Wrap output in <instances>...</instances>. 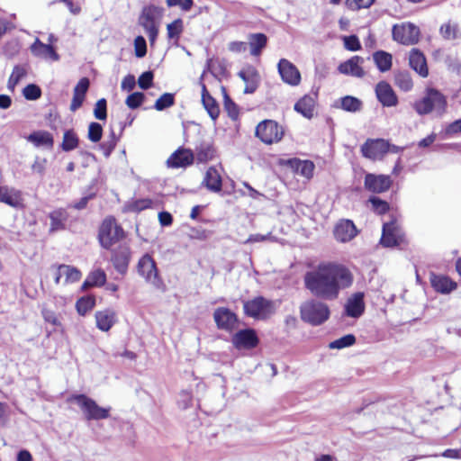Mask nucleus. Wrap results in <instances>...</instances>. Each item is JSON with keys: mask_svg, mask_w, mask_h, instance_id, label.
I'll use <instances>...</instances> for the list:
<instances>
[{"mask_svg": "<svg viewBox=\"0 0 461 461\" xmlns=\"http://www.w3.org/2000/svg\"><path fill=\"white\" fill-rule=\"evenodd\" d=\"M213 319L220 330L231 331L237 328V315L225 307L217 308L213 313Z\"/></svg>", "mask_w": 461, "mask_h": 461, "instance_id": "nucleus-14", "label": "nucleus"}, {"mask_svg": "<svg viewBox=\"0 0 461 461\" xmlns=\"http://www.w3.org/2000/svg\"><path fill=\"white\" fill-rule=\"evenodd\" d=\"M136 86L135 77L132 75H128L124 77L122 81V89L126 91H131Z\"/></svg>", "mask_w": 461, "mask_h": 461, "instance_id": "nucleus-63", "label": "nucleus"}, {"mask_svg": "<svg viewBox=\"0 0 461 461\" xmlns=\"http://www.w3.org/2000/svg\"><path fill=\"white\" fill-rule=\"evenodd\" d=\"M175 104V95L171 93H164L154 104L157 111H163L171 107Z\"/></svg>", "mask_w": 461, "mask_h": 461, "instance_id": "nucleus-46", "label": "nucleus"}, {"mask_svg": "<svg viewBox=\"0 0 461 461\" xmlns=\"http://www.w3.org/2000/svg\"><path fill=\"white\" fill-rule=\"evenodd\" d=\"M362 101L355 96L346 95L340 99V107L350 113H356L361 110Z\"/></svg>", "mask_w": 461, "mask_h": 461, "instance_id": "nucleus-41", "label": "nucleus"}, {"mask_svg": "<svg viewBox=\"0 0 461 461\" xmlns=\"http://www.w3.org/2000/svg\"><path fill=\"white\" fill-rule=\"evenodd\" d=\"M301 319L313 326L325 322L330 314L329 306L316 299H311L300 306Z\"/></svg>", "mask_w": 461, "mask_h": 461, "instance_id": "nucleus-3", "label": "nucleus"}, {"mask_svg": "<svg viewBox=\"0 0 461 461\" xmlns=\"http://www.w3.org/2000/svg\"><path fill=\"white\" fill-rule=\"evenodd\" d=\"M193 402V396L191 393L187 391H182L177 398V405L180 409L185 410L189 408Z\"/></svg>", "mask_w": 461, "mask_h": 461, "instance_id": "nucleus-58", "label": "nucleus"}, {"mask_svg": "<svg viewBox=\"0 0 461 461\" xmlns=\"http://www.w3.org/2000/svg\"><path fill=\"white\" fill-rule=\"evenodd\" d=\"M429 280L434 290L440 294H449L456 288V284L446 276L431 273Z\"/></svg>", "mask_w": 461, "mask_h": 461, "instance_id": "nucleus-29", "label": "nucleus"}, {"mask_svg": "<svg viewBox=\"0 0 461 461\" xmlns=\"http://www.w3.org/2000/svg\"><path fill=\"white\" fill-rule=\"evenodd\" d=\"M365 311L364 294L356 293L350 298L345 305V312L348 316L352 318L360 317Z\"/></svg>", "mask_w": 461, "mask_h": 461, "instance_id": "nucleus-26", "label": "nucleus"}, {"mask_svg": "<svg viewBox=\"0 0 461 461\" xmlns=\"http://www.w3.org/2000/svg\"><path fill=\"white\" fill-rule=\"evenodd\" d=\"M413 108L419 115H426L434 111L440 116L446 113L447 99L438 90L428 87L425 95L414 103Z\"/></svg>", "mask_w": 461, "mask_h": 461, "instance_id": "nucleus-2", "label": "nucleus"}, {"mask_svg": "<svg viewBox=\"0 0 461 461\" xmlns=\"http://www.w3.org/2000/svg\"><path fill=\"white\" fill-rule=\"evenodd\" d=\"M238 76L243 80V82L246 85L244 88L245 94H253L258 87L260 77L258 70L254 67L248 66L242 68L238 73Z\"/></svg>", "mask_w": 461, "mask_h": 461, "instance_id": "nucleus-23", "label": "nucleus"}, {"mask_svg": "<svg viewBox=\"0 0 461 461\" xmlns=\"http://www.w3.org/2000/svg\"><path fill=\"white\" fill-rule=\"evenodd\" d=\"M356 225L351 220L342 219L337 222L333 230L335 239L339 242H348L357 235Z\"/></svg>", "mask_w": 461, "mask_h": 461, "instance_id": "nucleus-16", "label": "nucleus"}, {"mask_svg": "<svg viewBox=\"0 0 461 461\" xmlns=\"http://www.w3.org/2000/svg\"><path fill=\"white\" fill-rule=\"evenodd\" d=\"M304 286L316 298L332 301L339 297L341 290L353 283L350 271L343 265L322 262L305 273Z\"/></svg>", "mask_w": 461, "mask_h": 461, "instance_id": "nucleus-1", "label": "nucleus"}, {"mask_svg": "<svg viewBox=\"0 0 461 461\" xmlns=\"http://www.w3.org/2000/svg\"><path fill=\"white\" fill-rule=\"evenodd\" d=\"M409 65L420 77H427L429 69L424 54L418 49H412L409 55Z\"/></svg>", "mask_w": 461, "mask_h": 461, "instance_id": "nucleus-27", "label": "nucleus"}, {"mask_svg": "<svg viewBox=\"0 0 461 461\" xmlns=\"http://www.w3.org/2000/svg\"><path fill=\"white\" fill-rule=\"evenodd\" d=\"M41 315L46 322L54 326L59 325V321L53 311L44 308L41 311Z\"/></svg>", "mask_w": 461, "mask_h": 461, "instance_id": "nucleus-62", "label": "nucleus"}, {"mask_svg": "<svg viewBox=\"0 0 461 461\" xmlns=\"http://www.w3.org/2000/svg\"><path fill=\"white\" fill-rule=\"evenodd\" d=\"M375 95L377 100L384 107H393L398 104V97L393 87L385 81H380L375 86Z\"/></svg>", "mask_w": 461, "mask_h": 461, "instance_id": "nucleus-18", "label": "nucleus"}, {"mask_svg": "<svg viewBox=\"0 0 461 461\" xmlns=\"http://www.w3.org/2000/svg\"><path fill=\"white\" fill-rule=\"evenodd\" d=\"M96 327L102 331H108L116 321V313L112 309L95 312Z\"/></svg>", "mask_w": 461, "mask_h": 461, "instance_id": "nucleus-30", "label": "nucleus"}, {"mask_svg": "<svg viewBox=\"0 0 461 461\" xmlns=\"http://www.w3.org/2000/svg\"><path fill=\"white\" fill-rule=\"evenodd\" d=\"M56 285L74 284L80 280L82 274L79 269L70 265H53L50 267Z\"/></svg>", "mask_w": 461, "mask_h": 461, "instance_id": "nucleus-10", "label": "nucleus"}, {"mask_svg": "<svg viewBox=\"0 0 461 461\" xmlns=\"http://www.w3.org/2000/svg\"><path fill=\"white\" fill-rule=\"evenodd\" d=\"M137 270L138 274L155 288L161 289L164 286L156 262L149 254H145L140 258Z\"/></svg>", "mask_w": 461, "mask_h": 461, "instance_id": "nucleus-7", "label": "nucleus"}, {"mask_svg": "<svg viewBox=\"0 0 461 461\" xmlns=\"http://www.w3.org/2000/svg\"><path fill=\"white\" fill-rule=\"evenodd\" d=\"M131 257V249L126 245H120L113 251L111 260L116 271L121 275L127 273Z\"/></svg>", "mask_w": 461, "mask_h": 461, "instance_id": "nucleus-17", "label": "nucleus"}, {"mask_svg": "<svg viewBox=\"0 0 461 461\" xmlns=\"http://www.w3.org/2000/svg\"><path fill=\"white\" fill-rule=\"evenodd\" d=\"M118 139L107 140L100 144V149L104 157L108 158L116 147Z\"/></svg>", "mask_w": 461, "mask_h": 461, "instance_id": "nucleus-60", "label": "nucleus"}, {"mask_svg": "<svg viewBox=\"0 0 461 461\" xmlns=\"http://www.w3.org/2000/svg\"><path fill=\"white\" fill-rule=\"evenodd\" d=\"M283 134V129L273 120H265L256 128V136L267 144L279 141Z\"/></svg>", "mask_w": 461, "mask_h": 461, "instance_id": "nucleus-8", "label": "nucleus"}, {"mask_svg": "<svg viewBox=\"0 0 461 461\" xmlns=\"http://www.w3.org/2000/svg\"><path fill=\"white\" fill-rule=\"evenodd\" d=\"M356 338L353 334L345 335L338 339L331 341L329 344V348L332 349H342L354 345Z\"/></svg>", "mask_w": 461, "mask_h": 461, "instance_id": "nucleus-45", "label": "nucleus"}, {"mask_svg": "<svg viewBox=\"0 0 461 461\" xmlns=\"http://www.w3.org/2000/svg\"><path fill=\"white\" fill-rule=\"evenodd\" d=\"M154 75L152 71H145L143 72L138 79L139 86L141 89H148L152 86Z\"/></svg>", "mask_w": 461, "mask_h": 461, "instance_id": "nucleus-56", "label": "nucleus"}, {"mask_svg": "<svg viewBox=\"0 0 461 461\" xmlns=\"http://www.w3.org/2000/svg\"><path fill=\"white\" fill-rule=\"evenodd\" d=\"M0 203H5L11 207L18 208L22 205L21 191L7 185H0Z\"/></svg>", "mask_w": 461, "mask_h": 461, "instance_id": "nucleus-28", "label": "nucleus"}, {"mask_svg": "<svg viewBox=\"0 0 461 461\" xmlns=\"http://www.w3.org/2000/svg\"><path fill=\"white\" fill-rule=\"evenodd\" d=\"M202 103L203 104V107L207 111L208 114L210 115V117L213 121H215L218 118L219 113H220L219 105H218L217 102L215 101V99L212 95L207 96V97H204L203 99H202Z\"/></svg>", "mask_w": 461, "mask_h": 461, "instance_id": "nucleus-44", "label": "nucleus"}, {"mask_svg": "<svg viewBox=\"0 0 461 461\" xmlns=\"http://www.w3.org/2000/svg\"><path fill=\"white\" fill-rule=\"evenodd\" d=\"M344 47L348 50L357 51L361 49V43L356 35H349L343 37Z\"/></svg>", "mask_w": 461, "mask_h": 461, "instance_id": "nucleus-55", "label": "nucleus"}, {"mask_svg": "<svg viewBox=\"0 0 461 461\" xmlns=\"http://www.w3.org/2000/svg\"><path fill=\"white\" fill-rule=\"evenodd\" d=\"M145 99V95L140 92H134L128 95L126 98L125 104L131 109H137L141 105Z\"/></svg>", "mask_w": 461, "mask_h": 461, "instance_id": "nucleus-53", "label": "nucleus"}, {"mask_svg": "<svg viewBox=\"0 0 461 461\" xmlns=\"http://www.w3.org/2000/svg\"><path fill=\"white\" fill-rule=\"evenodd\" d=\"M79 139L74 130H67L63 134L60 148L63 151L68 152L78 147Z\"/></svg>", "mask_w": 461, "mask_h": 461, "instance_id": "nucleus-38", "label": "nucleus"}, {"mask_svg": "<svg viewBox=\"0 0 461 461\" xmlns=\"http://www.w3.org/2000/svg\"><path fill=\"white\" fill-rule=\"evenodd\" d=\"M23 95L25 99L34 101L41 97V90L37 85L29 84L23 88Z\"/></svg>", "mask_w": 461, "mask_h": 461, "instance_id": "nucleus-51", "label": "nucleus"}, {"mask_svg": "<svg viewBox=\"0 0 461 461\" xmlns=\"http://www.w3.org/2000/svg\"><path fill=\"white\" fill-rule=\"evenodd\" d=\"M203 184L212 192H221L222 188V181L219 171L215 167H210L205 173Z\"/></svg>", "mask_w": 461, "mask_h": 461, "instance_id": "nucleus-31", "label": "nucleus"}, {"mask_svg": "<svg viewBox=\"0 0 461 461\" xmlns=\"http://www.w3.org/2000/svg\"><path fill=\"white\" fill-rule=\"evenodd\" d=\"M103 135L102 125L98 122H91L88 126L87 138L92 142H98Z\"/></svg>", "mask_w": 461, "mask_h": 461, "instance_id": "nucleus-52", "label": "nucleus"}, {"mask_svg": "<svg viewBox=\"0 0 461 461\" xmlns=\"http://www.w3.org/2000/svg\"><path fill=\"white\" fill-rule=\"evenodd\" d=\"M194 158V154L191 149L179 148L167 158V165L173 168L185 167L192 165Z\"/></svg>", "mask_w": 461, "mask_h": 461, "instance_id": "nucleus-19", "label": "nucleus"}, {"mask_svg": "<svg viewBox=\"0 0 461 461\" xmlns=\"http://www.w3.org/2000/svg\"><path fill=\"white\" fill-rule=\"evenodd\" d=\"M248 40L250 47V54L256 57L261 54L267 43V37L260 32L249 34Z\"/></svg>", "mask_w": 461, "mask_h": 461, "instance_id": "nucleus-34", "label": "nucleus"}, {"mask_svg": "<svg viewBox=\"0 0 461 461\" xmlns=\"http://www.w3.org/2000/svg\"><path fill=\"white\" fill-rule=\"evenodd\" d=\"M364 185L371 193L381 194L389 190L392 185V179L386 175L367 173L365 176Z\"/></svg>", "mask_w": 461, "mask_h": 461, "instance_id": "nucleus-11", "label": "nucleus"}, {"mask_svg": "<svg viewBox=\"0 0 461 461\" xmlns=\"http://www.w3.org/2000/svg\"><path fill=\"white\" fill-rule=\"evenodd\" d=\"M183 21L181 19H176L171 23H168L167 26V37L169 39L178 40L183 32Z\"/></svg>", "mask_w": 461, "mask_h": 461, "instance_id": "nucleus-47", "label": "nucleus"}, {"mask_svg": "<svg viewBox=\"0 0 461 461\" xmlns=\"http://www.w3.org/2000/svg\"><path fill=\"white\" fill-rule=\"evenodd\" d=\"M223 96H224V109L227 112L230 118L232 120H237L239 117V107L238 105L230 99V97L225 92L223 88Z\"/></svg>", "mask_w": 461, "mask_h": 461, "instance_id": "nucleus-48", "label": "nucleus"}, {"mask_svg": "<svg viewBox=\"0 0 461 461\" xmlns=\"http://www.w3.org/2000/svg\"><path fill=\"white\" fill-rule=\"evenodd\" d=\"M89 85V79L87 77H82L76 85L73 93L86 96Z\"/></svg>", "mask_w": 461, "mask_h": 461, "instance_id": "nucleus-61", "label": "nucleus"}, {"mask_svg": "<svg viewBox=\"0 0 461 461\" xmlns=\"http://www.w3.org/2000/svg\"><path fill=\"white\" fill-rule=\"evenodd\" d=\"M228 49L231 52L241 53L246 51L247 43L244 41H231L229 43Z\"/></svg>", "mask_w": 461, "mask_h": 461, "instance_id": "nucleus-64", "label": "nucleus"}, {"mask_svg": "<svg viewBox=\"0 0 461 461\" xmlns=\"http://www.w3.org/2000/svg\"><path fill=\"white\" fill-rule=\"evenodd\" d=\"M363 62V58L359 56H354L345 62L339 64L338 70L340 74L360 78L365 76V72L362 68Z\"/></svg>", "mask_w": 461, "mask_h": 461, "instance_id": "nucleus-21", "label": "nucleus"}, {"mask_svg": "<svg viewBox=\"0 0 461 461\" xmlns=\"http://www.w3.org/2000/svg\"><path fill=\"white\" fill-rule=\"evenodd\" d=\"M27 140L37 148L46 147L51 149L54 143L52 134L46 131H35L32 132L27 137Z\"/></svg>", "mask_w": 461, "mask_h": 461, "instance_id": "nucleus-32", "label": "nucleus"}, {"mask_svg": "<svg viewBox=\"0 0 461 461\" xmlns=\"http://www.w3.org/2000/svg\"><path fill=\"white\" fill-rule=\"evenodd\" d=\"M135 55L137 58H143L147 53L146 40L142 36H138L134 40Z\"/></svg>", "mask_w": 461, "mask_h": 461, "instance_id": "nucleus-57", "label": "nucleus"}, {"mask_svg": "<svg viewBox=\"0 0 461 461\" xmlns=\"http://www.w3.org/2000/svg\"><path fill=\"white\" fill-rule=\"evenodd\" d=\"M71 401H74L83 411L87 420H99L107 419L110 415L111 408L99 406L95 400L86 394L72 395Z\"/></svg>", "mask_w": 461, "mask_h": 461, "instance_id": "nucleus-4", "label": "nucleus"}, {"mask_svg": "<svg viewBox=\"0 0 461 461\" xmlns=\"http://www.w3.org/2000/svg\"><path fill=\"white\" fill-rule=\"evenodd\" d=\"M106 281V275L104 270L97 269L91 272L82 284V290H86L93 286H102Z\"/></svg>", "mask_w": 461, "mask_h": 461, "instance_id": "nucleus-36", "label": "nucleus"}, {"mask_svg": "<svg viewBox=\"0 0 461 461\" xmlns=\"http://www.w3.org/2000/svg\"><path fill=\"white\" fill-rule=\"evenodd\" d=\"M232 343L237 348H253L258 344L255 330L246 329L238 331L232 338Z\"/></svg>", "mask_w": 461, "mask_h": 461, "instance_id": "nucleus-22", "label": "nucleus"}, {"mask_svg": "<svg viewBox=\"0 0 461 461\" xmlns=\"http://www.w3.org/2000/svg\"><path fill=\"white\" fill-rule=\"evenodd\" d=\"M374 61L381 72H386L392 68V55L384 50L373 54Z\"/></svg>", "mask_w": 461, "mask_h": 461, "instance_id": "nucleus-37", "label": "nucleus"}, {"mask_svg": "<svg viewBox=\"0 0 461 461\" xmlns=\"http://www.w3.org/2000/svg\"><path fill=\"white\" fill-rule=\"evenodd\" d=\"M50 220V232H55L65 229V223L68 218L67 211L59 208L49 214Z\"/></svg>", "mask_w": 461, "mask_h": 461, "instance_id": "nucleus-33", "label": "nucleus"}, {"mask_svg": "<svg viewBox=\"0 0 461 461\" xmlns=\"http://www.w3.org/2000/svg\"><path fill=\"white\" fill-rule=\"evenodd\" d=\"M439 31L441 36L446 40H455L458 37V30L456 24L450 23L442 24Z\"/></svg>", "mask_w": 461, "mask_h": 461, "instance_id": "nucleus-49", "label": "nucleus"}, {"mask_svg": "<svg viewBox=\"0 0 461 461\" xmlns=\"http://www.w3.org/2000/svg\"><path fill=\"white\" fill-rule=\"evenodd\" d=\"M395 85L402 91L408 92L413 86L411 77L407 71H400L395 75Z\"/></svg>", "mask_w": 461, "mask_h": 461, "instance_id": "nucleus-43", "label": "nucleus"}, {"mask_svg": "<svg viewBox=\"0 0 461 461\" xmlns=\"http://www.w3.org/2000/svg\"><path fill=\"white\" fill-rule=\"evenodd\" d=\"M27 75L25 66L17 65L14 68L13 72L8 79L7 86L14 91L18 83Z\"/></svg>", "mask_w": 461, "mask_h": 461, "instance_id": "nucleus-42", "label": "nucleus"}, {"mask_svg": "<svg viewBox=\"0 0 461 461\" xmlns=\"http://www.w3.org/2000/svg\"><path fill=\"white\" fill-rule=\"evenodd\" d=\"M95 305V298L91 295L83 296L76 303V309L79 315L85 316Z\"/></svg>", "mask_w": 461, "mask_h": 461, "instance_id": "nucleus-40", "label": "nucleus"}, {"mask_svg": "<svg viewBox=\"0 0 461 461\" xmlns=\"http://www.w3.org/2000/svg\"><path fill=\"white\" fill-rule=\"evenodd\" d=\"M30 50L32 54L37 58L52 61H58L59 59V56L55 49L50 44L41 42L38 38L31 45Z\"/></svg>", "mask_w": 461, "mask_h": 461, "instance_id": "nucleus-24", "label": "nucleus"}, {"mask_svg": "<svg viewBox=\"0 0 461 461\" xmlns=\"http://www.w3.org/2000/svg\"><path fill=\"white\" fill-rule=\"evenodd\" d=\"M400 238V230L395 221L384 223L380 240L384 247L392 248L397 246L399 244Z\"/></svg>", "mask_w": 461, "mask_h": 461, "instance_id": "nucleus-20", "label": "nucleus"}, {"mask_svg": "<svg viewBox=\"0 0 461 461\" xmlns=\"http://www.w3.org/2000/svg\"><path fill=\"white\" fill-rule=\"evenodd\" d=\"M375 0H346V5L351 10L369 7Z\"/></svg>", "mask_w": 461, "mask_h": 461, "instance_id": "nucleus-59", "label": "nucleus"}, {"mask_svg": "<svg viewBox=\"0 0 461 461\" xmlns=\"http://www.w3.org/2000/svg\"><path fill=\"white\" fill-rule=\"evenodd\" d=\"M393 39L403 45H413L419 41L420 29L413 23H407L393 27Z\"/></svg>", "mask_w": 461, "mask_h": 461, "instance_id": "nucleus-9", "label": "nucleus"}, {"mask_svg": "<svg viewBox=\"0 0 461 461\" xmlns=\"http://www.w3.org/2000/svg\"><path fill=\"white\" fill-rule=\"evenodd\" d=\"M95 117L98 120H105L107 117V103L104 98L99 99L94 109Z\"/></svg>", "mask_w": 461, "mask_h": 461, "instance_id": "nucleus-54", "label": "nucleus"}, {"mask_svg": "<svg viewBox=\"0 0 461 461\" xmlns=\"http://www.w3.org/2000/svg\"><path fill=\"white\" fill-rule=\"evenodd\" d=\"M244 312L252 318L267 319L271 316L276 309V303L263 296L255 297L252 300L244 302Z\"/></svg>", "mask_w": 461, "mask_h": 461, "instance_id": "nucleus-5", "label": "nucleus"}, {"mask_svg": "<svg viewBox=\"0 0 461 461\" xmlns=\"http://www.w3.org/2000/svg\"><path fill=\"white\" fill-rule=\"evenodd\" d=\"M278 73L282 80L292 86H298L301 82V73L289 60L281 59L277 64Z\"/></svg>", "mask_w": 461, "mask_h": 461, "instance_id": "nucleus-13", "label": "nucleus"}, {"mask_svg": "<svg viewBox=\"0 0 461 461\" xmlns=\"http://www.w3.org/2000/svg\"><path fill=\"white\" fill-rule=\"evenodd\" d=\"M214 149L212 144L202 142L195 148V156L198 162L204 163L214 157Z\"/></svg>", "mask_w": 461, "mask_h": 461, "instance_id": "nucleus-39", "label": "nucleus"}, {"mask_svg": "<svg viewBox=\"0 0 461 461\" xmlns=\"http://www.w3.org/2000/svg\"><path fill=\"white\" fill-rule=\"evenodd\" d=\"M286 164L297 175L311 179L313 176L315 165L311 160H302L300 158H290Z\"/></svg>", "mask_w": 461, "mask_h": 461, "instance_id": "nucleus-25", "label": "nucleus"}, {"mask_svg": "<svg viewBox=\"0 0 461 461\" xmlns=\"http://www.w3.org/2000/svg\"><path fill=\"white\" fill-rule=\"evenodd\" d=\"M124 236L122 228L117 225L113 217L104 220L98 233V240L101 246L109 249L115 242L122 240Z\"/></svg>", "mask_w": 461, "mask_h": 461, "instance_id": "nucleus-6", "label": "nucleus"}, {"mask_svg": "<svg viewBox=\"0 0 461 461\" xmlns=\"http://www.w3.org/2000/svg\"><path fill=\"white\" fill-rule=\"evenodd\" d=\"M155 13L153 7L144 8L140 17V23L144 28L151 45L155 43L158 33Z\"/></svg>", "mask_w": 461, "mask_h": 461, "instance_id": "nucleus-15", "label": "nucleus"}, {"mask_svg": "<svg viewBox=\"0 0 461 461\" xmlns=\"http://www.w3.org/2000/svg\"><path fill=\"white\" fill-rule=\"evenodd\" d=\"M315 101L310 95H304L294 104V110L301 113L305 118H312L313 116Z\"/></svg>", "mask_w": 461, "mask_h": 461, "instance_id": "nucleus-35", "label": "nucleus"}, {"mask_svg": "<svg viewBox=\"0 0 461 461\" xmlns=\"http://www.w3.org/2000/svg\"><path fill=\"white\" fill-rule=\"evenodd\" d=\"M368 202L371 203L372 209L378 214H384L389 210L388 203L377 196H371Z\"/></svg>", "mask_w": 461, "mask_h": 461, "instance_id": "nucleus-50", "label": "nucleus"}, {"mask_svg": "<svg viewBox=\"0 0 461 461\" xmlns=\"http://www.w3.org/2000/svg\"><path fill=\"white\" fill-rule=\"evenodd\" d=\"M389 149L390 143L383 139L367 140L361 147L363 156L371 159L381 158Z\"/></svg>", "mask_w": 461, "mask_h": 461, "instance_id": "nucleus-12", "label": "nucleus"}]
</instances>
